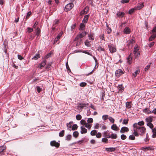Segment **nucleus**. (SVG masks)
Wrapping results in <instances>:
<instances>
[{
    "label": "nucleus",
    "mask_w": 156,
    "mask_h": 156,
    "mask_svg": "<svg viewBox=\"0 0 156 156\" xmlns=\"http://www.w3.org/2000/svg\"><path fill=\"white\" fill-rule=\"evenodd\" d=\"M97 50L98 51H105V50H104V48H102V47H101L100 46H99L98 47Z\"/></svg>",
    "instance_id": "49530a36"
},
{
    "label": "nucleus",
    "mask_w": 156,
    "mask_h": 156,
    "mask_svg": "<svg viewBox=\"0 0 156 156\" xmlns=\"http://www.w3.org/2000/svg\"><path fill=\"white\" fill-rule=\"evenodd\" d=\"M104 136L107 138H109L111 137V134L110 133L107 131H105L103 133Z\"/></svg>",
    "instance_id": "9b49d317"
},
{
    "label": "nucleus",
    "mask_w": 156,
    "mask_h": 156,
    "mask_svg": "<svg viewBox=\"0 0 156 156\" xmlns=\"http://www.w3.org/2000/svg\"><path fill=\"white\" fill-rule=\"evenodd\" d=\"M78 128V126L76 124H74L73 125L72 127V129L73 130H74L77 129Z\"/></svg>",
    "instance_id": "79ce46f5"
},
{
    "label": "nucleus",
    "mask_w": 156,
    "mask_h": 156,
    "mask_svg": "<svg viewBox=\"0 0 156 156\" xmlns=\"http://www.w3.org/2000/svg\"><path fill=\"white\" fill-rule=\"evenodd\" d=\"M52 53L51 52H50L46 56H45L44 58L45 59H47L48 58H49L51 57V55L52 54Z\"/></svg>",
    "instance_id": "8fccbe9b"
},
{
    "label": "nucleus",
    "mask_w": 156,
    "mask_h": 156,
    "mask_svg": "<svg viewBox=\"0 0 156 156\" xmlns=\"http://www.w3.org/2000/svg\"><path fill=\"white\" fill-rule=\"evenodd\" d=\"M34 36L32 34H30L28 36V38L30 40H32L34 39Z\"/></svg>",
    "instance_id": "c756f323"
},
{
    "label": "nucleus",
    "mask_w": 156,
    "mask_h": 156,
    "mask_svg": "<svg viewBox=\"0 0 156 156\" xmlns=\"http://www.w3.org/2000/svg\"><path fill=\"white\" fill-rule=\"evenodd\" d=\"M152 131L153 133V134L152 135V137L153 138L156 137V128H154L152 129Z\"/></svg>",
    "instance_id": "5701e85b"
},
{
    "label": "nucleus",
    "mask_w": 156,
    "mask_h": 156,
    "mask_svg": "<svg viewBox=\"0 0 156 156\" xmlns=\"http://www.w3.org/2000/svg\"><path fill=\"white\" fill-rule=\"evenodd\" d=\"M87 121L88 123H92L93 122V120L92 118H89L88 119Z\"/></svg>",
    "instance_id": "bf43d9fd"
},
{
    "label": "nucleus",
    "mask_w": 156,
    "mask_h": 156,
    "mask_svg": "<svg viewBox=\"0 0 156 156\" xmlns=\"http://www.w3.org/2000/svg\"><path fill=\"white\" fill-rule=\"evenodd\" d=\"M76 118L77 120H80L82 118V116L78 114L76 115Z\"/></svg>",
    "instance_id": "a18cd8bd"
},
{
    "label": "nucleus",
    "mask_w": 156,
    "mask_h": 156,
    "mask_svg": "<svg viewBox=\"0 0 156 156\" xmlns=\"http://www.w3.org/2000/svg\"><path fill=\"white\" fill-rule=\"evenodd\" d=\"M156 37V34H152L149 38V41H151L154 40Z\"/></svg>",
    "instance_id": "4be33fe9"
},
{
    "label": "nucleus",
    "mask_w": 156,
    "mask_h": 156,
    "mask_svg": "<svg viewBox=\"0 0 156 156\" xmlns=\"http://www.w3.org/2000/svg\"><path fill=\"white\" fill-rule=\"evenodd\" d=\"M105 150L107 151L112 152L115 151L116 148L114 147L106 148Z\"/></svg>",
    "instance_id": "aec40b11"
},
{
    "label": "nucleus",
    "mask_w": 156,
    "mask_h": 156,
    "mask_svg": "<svg viewBox=\"0 0 156 156\" xmlns=\"http://www.w3.org/2000/svg\"><path fill=\"white\" fill-rule=\"evenodd\" d=\"M31 15V12L30 11L28 12L27 14V15L26 17L27 19H28L30 16Z\"/></svg>",
    "instance_id": "69168bd1"
},
{
    "label": "nucleus",
    "mask_w": 156,
    "mask_h": 156,
    "mask_svg": "<svg viewBox=\"0 0 156 156\" xmlns=\"http://www.w3.org/2000/svg\"><path fill=\"white\" fill-rule=\"evenodd\" d=\"M36 31V35L38 36L41 33V30L39 29L38 27H37Z\"/></svg>",
    "instance_id": "cd10ccee"
},
{
    "label": "nucleus",
    "mask_w": 156,
    "mask_h": 156,
    "mask_svg": "<svg viewBox=\"0 0 156 156\" xmlns=\"http://www.w3.org/2000/svg\"><path fill=\"white\" fill-rule=\"evenodd\" d=\"M50 145L51 146H55L57 148H58L60 146V144L54 140L51 142Z\"/></svg>",
    "instance_id": "423d86ee"
},
{
    "label": "nucleus",
    "mask_w": 156,
    "mask_h": 156,
    "mask_svg": "<svg viewBox=\"0 0 156 156\" xmlns=\"http://www.w3.org/2000/svg\"><path fill=\"white\" fill-rule=\"evenodd\" d=\"M135 136L133 135H130L129 137V139L130 140H134L135 139Z\"/></svg>",
    "instance_id": "58836bf2"
},
{
    "label": "nucleus",
    "mask_w": 156,
    "mask_h": 156,
    "mask_svg": "<svg viewBox=\"0 0 156 156\" xmlns=\"http://www.w3.org/2000/svg\"><path fill=\"white\" fill-rule=\"evenodd\" d=\"M79 135V133L78 131H75L73 133V136L75 138L78 137Z\"/></svg>",
    "instance_id": "c85d7f7f"
},
{
    "label": "nucleus",
    "mask_w": 156,
    "mask_h": 156,
    "mask_svg": "<svg viewBox=\"0 0 156 156\" xmlns=\"http://www.w3.org/2000/svg\"><path fill=\"white\" fill-rule=\"evenodd\" d=\"M126 107L127 108H130L131 107V102H128L126 103Z\"/></svg>",
    "instance_id": "a878e982"
},
{
    "label": "nucleus",
    "mask_w": 156,
    "mask_h": 156,
    "mask_svg": "<svg viewBox=\"0 0 156 156\" xmlns=\"http://www.w3.org/2000/svg\"><path fill=\"white\" fill-rule=\"evenodd\" d=\"M5 148L3 146L0 147V154H2L4 150H5Z\"/></svg>",
    "instance_id": "393cba45"
},
{
    "label": "nucleus",
    "mask_w": 156,
    "mask_h": 156,
    "mask_svg": "<svg viewBox=\"0 0 156 156\" xmlns=\"http://www.w3.org/2000/svg\"><path fill=\"white\" fill-rule=\"evenodd\" d=\"M108 46L109 50L111 53L115 52L116 51L115 48L113 47L112 45H108Z\"/></svg>",
    "instance_id": "6e6552de"
},
{
    "label": "nucleus",
    "mask_w": 156,
    "mask_h": 156,
    "mask_svg": "<svg viewBox=\"0 0 156 156\" xmlns=\"http://www.w3.org/2000/svg\"><path fill=\"white\" fill-rule=\"evenodd\" d=\"M87 14V13L83 9L80 13V16H82Z\"/></svg>",
    "instance_id": "13d9d810"
},
{
    "label": "nucleus",
    "mask_w": 156,
    "mask_h": 156,
    "mask_svg": "<svg viewBox=\"0 0 156 156\" xmlns=\"http://www.w3.org/2000/svg\"><path fill=\"white\" fill-rule=\"evenodd\" d=\"M87 85V83L85 82H82L80 83V86L81 87H84Z\"/></svg>",
    "instance_id": "0e129e2a"
},
{
    "label": "nucleus",
    "mask_w": 156,
    "mask_h": 156,
    "mask_svg": "<svg viewBox=\"0 0 156 156\" xmlns=\"http://www.w3.org/2000/svg\"><path fill=\"white\" fill-rule=\"evenodd\" d=\"M83 10L86 12L87 13L89 11V7L87 6L85 7L83 9Z\"/></svg>",
    "instance_id": "774afa93"
},
{
    "label": "nucleus",
    "mask_w": 156,
    "mask_h": 156,
    "mask_svg": "<svg viewBox=\"0 0 156 156\" xmlns=\"http://www.w3.org/2000/svg\"><path fill=\"white\" fill-rule=\"evenodd\" d=\"M59 23V20H55L54 21L53 24V26H55L58 24Z\"/></svg>",
    "instance_id": "e433bc0d"
},
{
    "label": "nucleus",
    "mask_w": 156,
    "mask_h": 156,
    "mask_svg": "<svg viewBox=\"0 0 156 156\" xmlns=\"http://www.w3.org/2000/svg\"><path fill=\"white\" fill-rule=\"evenodd\" d=\"M27 31L29 33H31L33 31V28H31L30 27H28L27 28Z\"/></svg>",
    "instance_id": "338daca9"
},
{
    "label": "nucleus",
    "mask_w": 156,
    "mask_h": 156,
    "mask_svg": "<svg viewBox=\"0 0 156 156\" xmlns=\"http://www.w3.org/2000/svg\"><path fill=\"white\" fill-rule=\"evenodd\" d=\"M73 6V4L72 3L68 4L66 5L64 10L66 12L69 11L72 9Z\"/></svg>",
    "instance_id": "7ed1b4c3"
},
{
    "label": "nucleus",
    "mask_w": 156,
    "mask_h": 156,
    "mask_svg": "<svg viewBox=\"0 0 156 156\" xmlns=\"http://www.w3.org/2000/svg\"><path fill=\"white\" fill-rule=\"evenodd\" d=\"M144 6V5L143 3L140 4L138 5L137 9L138 10L140 9L143 8Z\"/></svg>",
    "instance_id": "bb28decb"
},
{
    "label": "nucleus",
    "mask_w": 156,
    "mask_h": 156,
    "mask_svg": "<svg viewBox=\"0 0 156 156\" xmlns=\"http://www.w3.org/2000/svg\"><path fill=\"white\" fill-rule=\"evenodd\" d=\"M129 120L128 119H124L122 122V124H127L128 123Z\"/></svg>",
    "instance_id": "603ef678"
},
{
    "label": "nucleus",
    "mask_w": 156,
    "mask_h": 156,
    "mask_svg": "<svg viewBox=\"0 0 156 156\" xmlns=\"http://www.w3.org/2000/svg\"><path fill=\"white\" fill-rule=\"evenodd\" d=\"M141 149L143 150H154V149H153L152 147H142Z\"/></svg>",
    "instance_id": "dca6fc26"
},
{
    "label": "nucleus",
    "mask_w": 156,
    "mask_h": 156,
    "mask_svg": "<svg viewBox=\"0 0 156 156\" xmlns=\"http://www.w3.org/2000/svg\"><path fill=\"white\" fill-rule=\"evenodd\" d=\"M129 131V128L126 127H123L121 128L120 132L121 133H124L125 132H128Z\"/></svg>",
    "instance_id": "1a4fd4ad"
},
{
    "label": "nucleus",
    "mask_w": 156,
    "mask_h": 156,
    "mask_svg": "<svg viewBox=\"0 0 156 156\" xmlns=\"http://www.w3.org/2000/svg\"><path fill=\"white\" fill-rule=\"evenodd\" d=\"M71 135L69 134L66 136V139L68 141H69L71 139Z\"/></svg>",
    "instance_id": "c9c22d12"
},
{
    "label": "nucleus",
    "mask_w": 156,
    "mask_h": 156,
    "mask_svg": "<svg viewBox=\"0 0 156 156\" xmlns=\"http://www.w3.org/2000/svg\"><path fill=\"white\" fill-rule=\"evenodd\" d=\"M127 60L128 63L129 64H130L132 63V56L131 54L129 55L128 57L127 58Z\"/></svg>",
    "instance_id": "f3484780"
},
{
    "label": "nucleus",
    "mask_w": 156,
    "mask_h": 156,
    "mask_svg": "<svg viewBox=\"0 0 156 156\" xmlns=\"http://www.w3.org/2000/svg\"><path fill=\"white\" fill-rule=\"evenodd\" d=\"M125 13L122 12H118L117 13V15L119 17H123L125 15Z\"/></svg>",
    "instance_id": "ddd939ff"
},
{
    "label": "nucleus",
    "mask_w": 156,
    "mask_h": 156,
    "mask_svg": "<svg viewBox=\"0 0 156 156\" xmlns=\"http://www.w3.org/2000/svg\"><path fill=\"white\" fill-rule=\"evenodd\" d=\"M89 17H90V15L89 14L87 15L84 16L83 19L82 21V22H83V23H86L88 20V19L89 18Z\"/></svg>",
    "instance_id": "9d476101"
},
{
    "label": "nucleus",
    "mask_w": 156,
    "mask_h": 156,
    "mask_svg": "<svg viewBox=\"0 0 156 156\" xmlns=\"http://www.w3.org/2000/svg\"><path fill=\"white\" fill-rule=\"evenodd\" d=\"M119 90L120 91H122L124 90V88L122 84L119 85L118 87Z\"/></svg>",
    "instance_id": "b1692460"
},
{
    "label": "nucleus",
    "mask_w": 156,
    "mask_h": 156,
    "mask_svg": "<svg viewBox=\"0 0 156 156\" xmlns=\"http://www.w3.org/2000/svg\"><path fill=\"white\" fill-rule=\"evenodd\" d=\"M111 137L112 139H116L117 137V135L116 134L112 133L111 135Z\"/></svg>",
    "instance_id": "c03bdc74"
},
{
    "label": "nucleus",
    "mask_w": 156,
    "mask_h": 156,
    "mask_svg": "<svg viewBox=\"0 0 156 156\" xmlns=\"http://www.w3.org/2000/svg\"><path fill=\"white\" fill-rule=\"evenodd\" d=\"M143 112L144 113H147V114H151L152 113V112L150 110V109L148 108H145L143 110Z\"/></svg>",
    "instance_id": "a211bd4d"
},
{
    "label": "nucleus",
    "mask_w": 156,
    "mask_h": 156,
    "mask_svg": "<svg viewBox=\"0 0 156 156\" xmlns=\"http://www.w3.org/2000/svg\"><path fill=\"white\" fill-rule=\"evenodd\" d=\"M123 31L125 34H129L130 33V30L129 27H126L124 29Z\"/></svg>",
    "instance_id": "6ab92c4d"
},
{
    "label": "nucleus",
    "mask_w": 156,
    "mask_h": 156,
    "mask_svg": "<svg viewBox=\"0 0 156 156\" xmlns=\"http://www.w3.org/2000/svg\"><path fill=\"white\" fill-rule=\"evenodd\" d=\"M65 131L64 130H62L59 133V136L60 137H62L64 135Z\"/></svg>",
    "instance_id": "72a5a7b5"
},
{
    "label": "nucleus",
    "mask_w": 156,
    "mask_h": 156,
    "mask_svg": "<svg viewBox=\"0 0 156 156\" xmlns=\"http://www.w3.org/2000/svg\"><path fill=\"white\" fill-rule=\"evenodd\" d=\"M111 128L112 129L115 131H117L119 128L116 124H113L111 126Z\"/></svg>",
    "instance_id": "412c9836"
},
{
    "label": "nucleus",
    "mask_w": 156,
    "mask_h": 156,
    "mask_svg": "<svg viewBox=\"0 0 156 156\" xmlns=\"http://www.w3.org/2000/svg\"><path fill=\"white\" fill-rule=\"evenodd\" d=\"M107 27L108 28L107 30V33L108 34H109L112 32V29L111 28L109 27L108 25H107Z\"/></svg>",
    "instance_id": "ea45409f"
},
{
    "label": "nucleus",
    "mask_w": 156,
    "mask_h": 156,
    "mask_svg": "<svg viewBox=\"0 0 156 156\" xmlns=\"http://www.w3.org/2000/svg\"><path fill=\"white\" fill-rule=\"evenodd\" d=\"M89 106V104L88 103H79L78 105L77 106V108L78 110L81 111L83 108Z\"/></svg>",
    "instance_id": "f03ea898"
},
{
    "label": "nucleus",
    "mask_w": 156,
    "mask_h": 156,
    "mask_svg": "<svg viewBox=\"0 0 156 156\" xmlns=\"http://www.w3.org/2000/svg\"><path fill=\"white\" fill-rule=\"evenodd\" d=\"M139 72L140 71L139 70H137L134 72V74L133 73V74L134 76L135 77H136L137 74L139 73Z\"/></svg>",
    "instance_id": "052dcab7"
},
{
    "label": "nucleus",
    "mask_w": 156,
    "mask_h": 156,
    "mask_svg": "<svg viewBox=\"0 0 156 156\" xmlns=\"http://www.w3.org/2000/svg\"><path fill=\"white\" fill-rule=\"evenodd\" d=\"M81 133L82 134L83 133H86L87 132V130L83 126H82L81 127Z\"/></svg>",
    "instance_id": "4468645a"
},
{
    "label": "nucleus",
    "mask_w": 156,
    "mask_h": 156,
    "mask_svg": "<svg viewBox=\"0 0 156 156\" xmlns=\"http://www.w3.org/2000/svg\"><path fill=\"white\" fill-rule=\"evenodd\" d=\"M101 133L98 132L96 134V137L97 138H101Z\"/></svg>",
    "instance_id": "4d7b16f0"
},
{
    "label": "nucleus",
    "mask_w": 156,
    "mask_h": 156,
    "mask_svg": "<svg viewBox=\"0 0 156 156\" xmlns=\"http://www.w3.org/2000/svg\"><path fill=\"white\" fill-rule=\"evenodd\" d=\"M134 128H136L138 132H140L141 133H144L146 130L145 128L144 127H141L138 126L137 123H135L133 125Z\"/></svg>",
    "instance_id": "f257e3e1"
},
{
    "label": "nucleus",
    "mask_w": 156,
    "mask_h": 156,
    "mask_svg": "<svg viewBox=\"0 0 156 156\" xmlns=\"http://www.w3.org/2000/svg\"><path fill=\"white\" fill-rule=\"evenodd\" d=\"M138 50L139 49H138V46H136V47L134 48V50L133 51V52L134 54H136L137 53V52Z\"/></svg>",
    "instance_id": "de8ad7c7"
},
{
    "label": "nucleus",
    "mask_w": 156,
    "mask_h": 156,
    "mask_svg": "<svg viewBox=\"0 0 156 156\" xmlns=\"http://www.w3.org/2000/svg\"><path fill=\"white\" fill-rule=\"evenodd\" d=\"M88 37L89 40L93 41L94 39V34L92 32H90L88 34Z\"/></svg>",
    "instance_id": "0eeeda50"
},
{
    "label": "nucleus",
    "mask_w": 156,
    "mask_h": 156,
    "mask_svg": "<svg viewBox=\"0 0 156 156\" xmlns=\"http://www.w3.org/2000/svg\"><path fill=\"white\" fill-rule=\"evenodd\" d=\"M126 136L124 134H122L121 136V138L122 140H125L126 138Z\"/></svg>",
    "instance_id": "6e6d98bb"
},
{
    "label": "nucleus",
    "mask_w": 156,
    "mask_h": 156,
    "mask_svg": "<svg viewBox=\"0 0 156 156\" xmlns=\"http://www.w3.org/2000/svg\"><path fill=\"white\" fill-rule=\"evenodd\" d=\"M153 117L151 116H150L149 117H148L146 118L145 119V121L146 122L148 123H151L153 121Z\"/></svg>",
    "instance_id": "f8f14e48"
},
{
    "label": "nucleus",
    "mask_w": 156,
    "mask_h": 156,
    "mask_svg": "<svg viewBox=\"0 0 156 156\" xmlns=\"http://www.w3.org/2000/svg\"><path fill=\"white\" fill-rule=\"evenodd\" d=\"M137 124L138 126H143L144 125V122L143 121H141L139 122Z\"/></svg>",
    "instance_id": "864d4df0"
},
{
    "label": "nucleus",
    "mask_w": 156,
    "mask_h": 156,
    "mask_svg": "<svg viewBox=\"0 0 156 156\" xmlns=\"http://www.w3.org/2000/svg\"><path fill=\"white\" fill-rule=\"evenodd\" d=\"M102 142L105 143H107L108 141V139L105 137L103 138L102 139Z\"/></svg>",
    "instance_id": "5fc2aeb1"
},
{
    "label": "nucleus",
    "mask_w": 156,
    "mask_h": 156,
    "mask_svg": "<svg viewBox=\"0 0 156 156\" xmlns=\"http://www.w3.org/2000/svg\"><path fill=\"white\" fill-rule=\"evenodd\" d=\"M138 132L137 131L136 129V128H134V132L133 134H134V136H139Z\"/></svg>",
    "instance_id": "473e14b6"
},
{
    "label": "nucleus",
    "mask_w": 156,
    "mask_h": 156,
    "mask_svg": "<svg viewBox=\"0 0 156 156\" xmlns=\"http://www.w3.org/2000/svg\"><path fill=\"white\" fill-rule=\"evenodd\" d=\"M129 0H122L121 2L122 3L124 4L129 2Z\"/></svg>",
    "instance_id": "e2e57ef3"
},
{
    "label": "nucleus",
    "mask_w": 156,
    "mask_h": 156,
    "mask_svg": "<svg viewBox=\"0 0 156 156\" xmlns=\"http://www.w3.org/2000/svg\"><path fill=\"white\" fill-rule=\"evenodd\" d=\"M80 122L81 124L83 125H85L87 124L85 120L83 119L81 120Z\"/></svg>",
    "instance_id": "680f3d73"
},
{
    "label": "nucleus",
    "mask_w": 156,
    "mask_h": 156,
    "mask_svg": "<svg viewBox=\"0 0 156 156\" xmlns=\"http://www.w3.org/2000/svg\"><path fill=\"white\" fill-rule=\"evenodd\" d=\"M73 122L71 121L69 123H67V126L68 127V129H69V128H71L72 127V124L73 123Z\"/></svg>",
    "instance_id": "2f4dec72"
},
{
    "label": "nucleus",
    "mask_w": 156,
    "mask_h": 156,
    "mask_svg": "<svg viewBox=\"0 0 156 156\" xmlns=\"http://www.w3.org/2000/svg\"><path fill=\"white\" fill-rule=\"evenodd\" d=\"M85 27V25L83 23H81L80 26V29L81 30H83Z\"/></svg>",
    "instance_id": "a19ab883"
},
{
    "label": "nucleus",
    "mask_w": 156,
    "mask_h": 156,
    "mask_svg": "<svg viewBox=\"0 0 156 156\" xmlns=\"http://www.w3.org/2000/svg\"><path fill=\"white\" fill-rule=\"evenodd\" d=\"M108 119L111 122H112L113 123H114L115 120L112 117H108Z\"/></svg>",
    "instance_id": "37998d69"
},
{
    "label": "nucleus",
    "mask_w": 156,
    "mask_h": 156,
    "mask_svg": "<svg viewBox=\"0 0 156 156\" xmlns=\"http://www.w3.org/2000/svg\"><path fill=\"white\" fill-rule=\"evenodd\" d=\"M108 118V115H104L102 116V119L104 120H106Z\"/></svg>",
    "instance_id": "09e8293b"
},
{
    "label": "nucleus",
    "mask_w": 156,
    "mask_h": 156,
    "mask_svg": "<svg viewBox=\"0 0 156 156\" xmlns=\"http://www.w3.org/2000/svg\"><path fill=\"white\" fill-rule=\"evenodd\" d=\"M124 72L121 69H119L117 70L115 72V76L118 78L122 75V74H124Z\"/></svg>",
    "instance_id": "39448f33"
},
{
    "label": "nucleus",
    "mask_w": 156,
    "mask_h": 156,
    "mask_svg": "<svg viewBox=\"0 0 156 156\" xmlns=\"http://www.w3.org/2000/svg\"><path fill=\"white\" fill-rule=\"evenodd\" d=\"M97 133V131L95 130H94L90 132V135L92 136L95 135Z\"/></svg>",
    "instance_id": "7c9ffc66"
},
{
    "label": "nucleus",
    "mask_w": 156,
    "mask_h": 156,
    "mask_svg": "<svg viewBox=\"0 0 156 156\" xmlns=\"http://www.w3.org/2000/svg\"><path fill=\"white\" fill-rule=\"evenodd\" d=\"M84 43L85 45L88 47H89L91 45V44H90V42L88 40H86L85 41Z\"/></svg>",
    "instance_id": "4c0bfd02"
},
{
    "label": "nucleus",
    "mask_w": 156,
    "mask_h": 156,
    "mask_svg": "<svg viewBox=\"0 0 156 156\" xmlns=\"http://www.w3.org/2000/svg\"><path fill=\"white\" fill-rule=\"evenodd\" d=\"M46 62V60L45 59H44L40 65V66H39V67L41 69H42L44 66L45 65Z\"/></svg>",
    "instance_id": "2eb2a0df"
},
{
    "label": "nucleus",
    "mask_w": 156,
    "mask_h": 156,
    "mask_svg": "<svg viewBox=\"0 0 156 156\" xmlns=\"http://www.w3.org/2000/svg\"><path fill=\"white\" fill-rule=\"evenodd\" d=\"M40 57V55L39 54H37L32 58V59L36 60Z\"/></svg>",
    "instance_id": "f704fd0d"
},
{
    "label": "nucleus",
    "mask_w": 156,
    "mask_h": 156,
    "mask_svg": "<svg viewBox=\"0 0 156 156\" xmlns=\"http://www.w3.org/2000/svg\"><path fill=\"white\" fill-rule=\"evenodd\" d=\"M87 33V32H83L81 33L80 34L76 37L75 39V41L77 40L78 39L83 37L86 35Z\"/></svg>",
    "instance_id": "20e7f679"
},
{
    "label": "nucleus",
    "mask_w": 156,
    "mask_h": 156,
    "mask_svg": "<svg viewBox=\"0 0 156 156\" xmlns=\"http://www.w3.org/2000/svg\"><path fill=\"white\" fill-rule=\"evenodd\" d=\"M147 125L149 126L150 128L152 129L154 127L153 124L151 122L147 123Z\"/></svg>",
    "instance_id": "3c124183"
}]
</instances>
